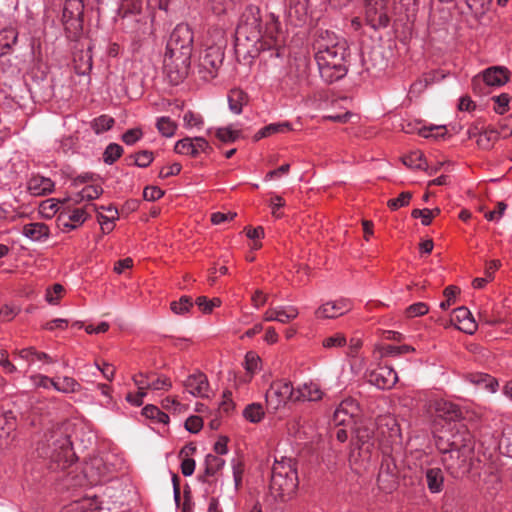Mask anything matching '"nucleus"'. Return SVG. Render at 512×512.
<instances>
[{"mask_svg": "<svg viewBox=\"0 0 512 512\" xmlns=\"http://www.w3.org/2000/svg\"><path fill=\"white\" fill-rule=\"evenodd\" d=\"M287 35L278 18L270 13L263 18L260 9L248 6L240 17L235 33V52L239 59L262 57L267 72L284 67L287 59Z\"/></svg>", "mask_w": 512, "mask_h": 512, "instance_id": "1", "label": "nucleus"}, {"mask_svg": "<svg viewBox=\"0 0 512 512\" xmlns=\"http://www.w3.org/2000/svg\"><path fill=\"white\" fill-rule=\"evenodd\" d=\"M474 446L473 436L463 426L458 428L450 441L442 438L438 440L437 448L442 453L441 462L452 477H462L471 470Z\"/></svg>", "mask_w": 512, "mask_h": 512, "instance_id": "2", "label": "nucleus"}, {"mask_svg": "<svg viewBox=\"0 0 512 512\" xmlns=\"http://www.w3.org/2000/svg\"><path fill=\"white\" fill-rule=\"evenodd\" d=\"M67 431V425H56L45 432L37 445V456L49 460L51 469H66L74 461L75 454Z\"/></svg>", "mask_w": 512, "mask_h": 512, "instance_id": "3", "label": "nucleus"}, {"mask_svg": "<svg viewBox=\"0 0 512 512\" xmlns=\"http://www.w3.org/2000/svg\"><path fill=\"white\" fill-rule=\"evenodd\" d=\"M297 486L298 477L292 460L276 461L272 468L270 497L275 501L286 502L292 498Z\"/></svg>", "mask_w": 512, "mask_h": 512, "instance_id": "4", "label": "nucleus"}, {"mask_svg": "<svg viewBox=\"0 0 512 512\" xmlns=\"http://www.w3.org/2000/svg\"><path fill=\"white\" fill-rule=\"evenodd\" d=\"M347 56L348 47L342 48V46L336 50L315 55L320 77L329 84L342 79L348 71Z\"/></svg>", "mask_w": 512, "mask_h": 512, "instance_id": "5", "label": "nucleus"}, {"mask_svg": "<svg viewBox=\"0 0 512 512\" xmlns=\"http://www.w3.org/2000/svg\"><path fill=\"white\" fill-rule=\"evenodd\" d=\"M365 18L374 29L386 27L393 12L391 0H364Z\"/></svg>", "mask_w": 512, "mask_h": 512, "instance_id": "6", "label": "nucleus"}, {"mask_svg": "<svg viewBox=\"0 0 512 512\" xmlns=\"http://www.w3.org/2000/svg\"><path fill=\"white\" fill-rule=\"evenodd\" d=\"M84 4L82 0H66L62 22L69 38H76L83 29Z\"/></svg>", "mask_w": 512, "mask_h": 512, "instance_id": "7", "label": "nucleus"}, {"mask_svg": "<svg viewBox=\"0 0 512 512\" xmlns=\"http://www.w3.org/2000/svg\"><path fill=\"white\" fill-rule=\"evenodd\" d=\"M224 53L220 45L207 47L199 57L197 72L201 79L209 81L216 77L217 71L222 64Z\"/></svg>", "mask_w": 512, "mask_h": 512, "instance_id": "8", "label": "nucleus"}, {"mask_svg": "<svg viewBox=\"0 0 512 512\" xmlns=\"http://www.w3.org/2000/svg\"><path fill=\"white\" fill-rule=\"evenodd\" d=\"M193 32L189 25L178 24L172 31L167 43L166 52L172 55L191 56Z\"/></svg>", "mask_w": 512, "mask_h": 512, "instance_id": "9", "label": "nucleus"}, {"mask_svg": "<svg viewBox=\"0 0 512 512\" xmlns=\"http://www.w3.org/2000/svg\"><path fill=\"white\" fill-rule=\"evenodd\" d=\"M190 58L191 56L165 53L164 71L172 84L177 85L187 77L190 68Z\"/></svg>", "mask_w": 512, "mask_h": 512, "instance_id": "10", "label": "nucleus"}, {"mask_svg": "<svg viewBox=\"0 0 512 512\" xmlns=\"http://www.w3.org/2000/svg\"><path fill=\"white\" fill-rule=\"evenodd\" d=\"M265 397L268 409L276 411L285 405L288 400L293 401L295 390L290 382L276 381L271 384Z\"/></svg>", "mask_w": 512, "mask_h": 512, "instance_id": "11", "label": "nucleus"}, {"mask_svg": "<svg viewBox=\"0 0 512 512\" xmlns=\"http://www.w3.org/2000/svg\"><path fill=\"white\" fill-rule=\"evenodd\" d=\"M306 61L294 60L289 63L288 70L279 77V87L285 92L294 93L306 78Z\"/></svg>", "mask_w": 512, "mask_h": 512, "instance_id": "12", "label": "nucleus"}, {"mask_svg": "<svg viewBox=\"0 0 512 512\" xmlns=\"http://www.w3.org/2000/svg\"><path fill=\"white\" fill-rule=\"evenodd\" d=\"M509 71L500 66H493L486 69L482 76H475L472 80L473 90L475 92H482V86L484 87H492V86H502L509 79Z\"/></svg>", "mask_w": 512, "mask_h": 512, "instance_id": "13", "label": "nucleus"}, {"mask_svg": "<svg viewBox=\"0 0 512 512\" xmlns=\"http://www.w3.org/2000/svg\"><path fill=\"white\" fill-rule=\"evenodd\" d=\"M346 48L347 43L344 39L337 36L334 32L319 28L314 33L313 51L314 56L325 52L336 50V47Z\"/></svg>", "mask_w": 512, "mask_h": 512, "instance_id": "14", "label": "nucleus"}, {"mask_svg": "<svg viewBox=\"0 0 512 512\" xmlns=\"http://www.w3.org/2000/svg\"><path fill=\"white\" fill-rule=\"evenodd\" d=\"M16 427V417L12 411L0 414V449L7 448L12 443Z\"/></svg>", "mask_w": 512, "mask_h": 512, "instance_id": "15", "label": "nucleus"}, {"mask_svg": "<svg viewBox=\"0 0 512 512\" xmlns=\"http://www.w3.org/2000/svg\"><path fill=\"white\" fill-rule=\"evenodd\" d=\"M349 310V301L341 299L324 303L316 310L315 315L320 319H333L345 314Z\"/></svg>", "mask_w": 512, "mask_h": 512, "instance_id": "16", "label": "nucleus"}, {"mask_svg": "<svg viewBox=\"0 0 512 512\" xmlns=\"http://www.w3.org/2000/svg\"><path fill=\"white\" fill-rule=\"evenodd\" d=\"M398 380L397 373L389 367H381L369 375L368 381L380 389L393 387Z\"/></svg>", "mask_w": 512, "mask_h": 512, "instance_id": "17", "label": "nucleus"}, {"mask_svg": "<svg viewBox=\"0 0 512 512\" xmlns=\"http://www.w3.org/2000/svg\"><path fill=\"white\" fill-rule=\"evenodd\" d=\"M183 385L186 391L194 396H207L209 382L206 375L201 372L189 375Z\"/></svg>", "mask_w": 512, "mask_h": 512, "instance_id": "18", "label": "nucleus"}, {"mask_svg": "<svg viewBox=\"0 0 512 512\" xmlns=\"http://www.w3.org/2000/svg\"><path fill=\"white\" fill-rule=\"evenodd\" d=\"M452 321L457 322L458 329L473 334L477 329V324L473 315L466 307H459L453 311Z\"/></svg>", "mask_w": 512, "mask_h": 512, "instance_id": "19", "label": "nucleus"}, {"mask_svg": "<svg viewBox=\"0 0 512 512\" xmlns=\"http://www.w3.org/2000/svg\"><path fill=\"white\" fill-rule=\"evenodd\" d=\"M358 407L353 400L343 401L335 410L333 421L336 425H345L357 414Z\"/></svg>", "mask_w": 512, "mask_h": 512, "instance_id": "20", "label": "nucleus"}, {"mask_svg": "<svg viewBox=\"0 0 512 512\" xmlns=\"http://www.w3.org/2000/svg\"><path fill=\"white\" fill-rule=\"evenodd\" d=\"M434 409L439 417L449 421H454L462 417V411L458 405L446 400L435 401Z\"/></svg>", "mask_w": 512, "mask_h": 512, "instance_id": "21", "label": "nucleus"}, {"mask_svg": "<svg viewBox=\"0 0 512 512\" xmlns=\"http://www.w3.org/2000/svg\"><path fill=\"white\" fill-rule=\"evenodd\" d=\"M425 481L431 493H439L443 490L444 474L438 467H428L425 470Z\"/></svg>", "mask_w": 512, "mask_h": 512, "instance_id": "22", "label": "nucleus"}, {"mask_svg": "<svg viewBox=\"0 0 512 512\" xmlns=\"http://www.w3.org/2000/svg\"><path fill=\"white\" fill-rule=\"evenodd\" d=\"M306 16V0H290V7L287 11L288 21L298 26L305 22Z\"/></svg>", "mask_w": 512, "mask_h": 512, "instance_id": "23", "label": "nucleus"}, {"mask_svg": "<svg viewBox=\"0 0 512 512\" xmlns=\"http://www.w3.org/2000/svg\"><path fill=\"white\" fill-rule=\"evenodd\" d=\"M22 233L33 241H45L48 239L49 227L41 222L29 223L23 226Z\"/></svg>", "mask_w": 512, "mask_h": 512, "instance_id": "24", "label": "nucleus"}, {"mask_svg": "<svg viewBox=\"0 0 512 512\" xmlns=\"http://www.w3.org/2000/svg\"><path fill=\"white\" fill-rule=\"evenodd\" d=\"M323 393L319 386L314 383L304 384L295 390L293 401H318L322 398Z\"/></svg>", "mask_w": 512, "mask_h": 512, "instance_id": "25", "label": "nucleus"}, {"mask_svg": "<svg viewBox=\"0 0 512 512\" xmlns=\"http://www.w3.org/2000/svg\"><path fill=\"white\" fill-rule=\"evenodd\" d=\"M53 182L49 178L34 176L28 182V190L32 195H46L52 191Z\"/></svg>", "mask_w": 512, "mask_h": 512, "instance_id": "26", "label": "nucleus"}, {"mask_svg": "<svg viewBox=\"0 0 512 512\" xmlns=\"http://www.w3.org/2000/svg\"><path fill=\"white\" fill-rule=\"evenodd\" d=\"M469 137L472 138L477 136V145L482 149H489L492 147L493 142H495L500 135L499 130H485L482 133H477L476 129L469 130Z\"/></svg>", "mask_w": 512, "mask_h": 512, "instance_id": "27", "label": "nucleus"}, {"mask_svg": "<svg viewBox=\"0 0 512 512\" xmlns=\"http://www.w3.org/2000/svg\"><path fill=\"white\" fill-rule=\"evenodd\" d=\"M99 506L95 499H82L64 507L60 512H98Z\"/></svg>", "mask_w": 512, "mask_h": 512, "instance_id": "28", "label": "nucleus"}, {"mask_svg": "<svg viewBox=\"0 0 512 512\" xmlns=\"http://www.w3.org/2000/svg\"><path fill=\"white\" fill-rule=\"evenodd\" d=\"M75 62V71L79 75H86L92 69V56L90 54V49L87 51H81L76 54L74 57Z\"/></svg>", "mask_w": 512, "mask_h": 512, "instance_id": "29", "label": "nucleus"}, {"mask_svg": "<svg viewBox=\"0 0 512 512\" xmlns=\"http://www.w3.org/2000/svg\"><path fill=\"white\" fill-rule=\"evenodd\" d=\"M471 382L481 389H485L489 392H495L498 387V382L495 378L488 374L478 373L471 375Z\"/></svg>", "mask_w": 512, "mask_h": 512, "instance_id": "30", "label": "nucleus"}, {"mask_svg": "<svg viewBox=\"0 0 512 512\" xmlns=\"http://www.w3.org/2000/svg\"><path fill=\"white\" fill-rule=\"evenodd\" d=\"M228 101L230 110L235 114H240L243 105L248 101V96L242 90L235 89L230 92Z\"/></svg>", "mask_w": 512, "mask_h": 512, "instance_id": "31", "label": "nucleus"}, {"mask_svg": "<svg viewBox=\"0 0 512 512\" xmlns=\"http://www.w3.org/2000/svg\"><path fill=\"white\" fill-rule=\"evenodd\" d=\"M204 464H205V475H204L205 478H203V481H207V479H206L207 477H212V476L216 475V473L223 468L225 461L217 455L208 454L205 457Z\"/></svg>", "mask_w": 512, "mask_h": 512, "instance_id": "32", "label": "nucleus"}, {"mask_svg": "<svg viewBox=\"0 0 512 512\" xmlns=\"http://www.w3.org/2000/svg\"><path fill=\"white\" fill-rule=\"evenodd\" d=\"M101 210L109 211V215L103 214L101 211H98V220L101 224L103 230H107L110 232L113 229V222L118 218V210L112 205L107 207L101 206Z\"/></svg>", "mask_w": 512, "mask_h": 512, "instance_id": "33", "label": "nucleus"}, {"mask_svg": "<svg viewBox=\"0 0 512 512\" xmlns=\"http://www.w3.org/2000/svg\"><path fill=\"white\" fill-rule=\"evenodd\" d=\"M102 192L103 189L98 185L86 186L74 197H71L69 201L73 202V204H77L82 200H93L98 198Z\"/></svg>", "mask_w": 512, "mask_h": 512, "instance_id": "34", "label": "nucleus"}, {"mask_svg": "<svg viewBox=\"0 0 512 512\" xmlns=\"http://www.w3.org/2000/svg\"><path fill=\"white\" fill-rule=\"evenodd\" d=\"M149 378V389L150 390H164L168 391L172 387L170 378L164 375H158L154 372H150Z\"/></svg>", "mask_w": 512, "mask_h": 512, "instance_id": "35", "label": "nucleus"}, {"mask_svg": "<svg viewBox=\"0 0 512 512\" xmlns=\"http://www.w3.org/2000/svg\"><path fill=\"white\" fill-rule=\"evenodd\" d=\"M374 437V431L368 427H359L356 430V445L360 450L369 451L370 440Z\"/></svg>", "mask_w": 512, "mask_h": 512, "instance_id": "36", "label": "nucleus"}, {"mask_svg": "<svg viewBox=\"0 0 512 512\" xmlns=\"http://www.w3.org/2000/svg\"><path fill=\"white\" fill-rule=\"evenodd\" d=\"M243 416L252 423H258L264 417L263 406L260 403L249 404L244 409Z\"/></svg>", "mask_w": 512, "mask_h": 512, "instance_id": "37", "label": "nucleus"}, {"mask_svg": "<svg viewBox=\"0 0 512 512\" xmlns=\"http://www.w3.org/2000/svg\"><path fill=\"white\" fill-rule=\"evenodd\" d=\"M142 11L141 0H124L123 4L119 8V14L123 18H128L132 15H138Z\"/></svg>", "mask_w": 512, "mask_h": 512, "instance_id": "38", "label": "nucleus"}, {"mask_svg": "<svg viewBox=\"0 0 512 512\" xmlns=\"http://www.w3.org/2000/svg\"><path fill=\"white\" fill-rule=\"evenodd\" d=\"M156 127L165 137H172L177 129V124L170 117L162 116L157 119Z\"/></svg>", "mask_w": 512, "mask_h": 512, "instance_id": "39", "label": "nucleus"}, {"mask_svg": "<svg viewBox=\"0 0 512 512\" xmlns=\"http://www.w3.org/2000/svg\"><path fill=\"white\" fill-rule=\"evenodd\" d=\"M193 308L192 298L189 296H182L178 301L170 303V309L177 315H184Z\"/></svg>", "mask_w": 512, "mask_h": 512, "instance_id": "40", "label": "nucleus"}, {"mask_svg": "<svg viewBox=\"0 0 512 512\" xmlns=\"http://www.w3.org/2000/svg\"><path fill=\"white\" fill-rule=\"evenodd\" d=\"M499 447L504 448L505 453L512 457V423L503 427Z\"/></svg>", "mask_w": 512, "mask_h": 512, "instance_id": "41", "label": "nucleus"}, {"mask_svg": "<svg viewBox=\"0 0 512 512\" xmlns=\"http://www.w3.org/2000/svg\"><path fill=\"white\" fill-rule=\"evenodd\" d=\"M404 165L413 169H425L423 154L419 151L411 152L402 158Z\"/></svg>", "mask_w": 512, "mask_h": 512, "instance_id": "42", "label": "nucleus"}, {"mask_svg": "<svg viewBox=\"0 0 512 512\" xmlns=\"http://www.w3.org/2000/svg\"><path fill=\"white\" fill-rule=\"evenodd\" d=\"M72 222L71 228H77L82 225L87 219L88 213L83 208H76L72 211L63 213Z\"/></svg>", "mask_w": 512, "mask_h": 512, "instance_id": "43", "label": "nucleus"}, {"mask_svg": "<svg viewBox=\"0 0 512 512\" xmlns=\"http://www.w3.org/2000/svg\"><path fill=\"white\" fill-rule=\"evenodd\" d=\"M298 314V308L295 306H279L277 322L287 324L297 318Z\"/></svg>", "mask_w": 512, "mask_h": 512, "instance_id": "44", "label": "nucleus"}, {"mask_svg": "<svg viewBox=\"0 0 512 512\" xmlns=\"http://www.w3.org/2000/svg\"><path fill=\"white\" fill-rule=\"evenodd\" d=\"M143 415L147 418L157 419L158 422L163 424H166L169 421V416L154 405H146L143 408Z\"/></svg>", "mask_w": 512, "mask_h": 512, "instance_id": "45", "label": "nucleus"}, {"mask_svg": "<svg viewBox=\"0 0 512 512\" xmlns=\"http://www.w3.org/2000/svg\"><path fill=\"white\" fill-rule=\"evenodd\" d=\"M122 152L123 149L120 145L116 143L109 144L103 154L104 162L107 164L114 163L122 155Z\"/></svg>", "mask_w": 512, "mask_h": 512, "instance_id": "46", "label": "nucleus"}, {"mask_svg": "<svg viewBox=\"0 0 512 512\" xmlns=\"http://www.w3.org/2000/svg\"><path fill=\"white\" fill-rule=\"evenodd\" d=\"M215 136L224 143H232L236 141L239 137L238 130H232L229 127L227 128H217L215 131Z\"/></svg>", "mask_w": 512, "mask_h": 512, "instance_id": "47", "label": "nucleus"}, {"mask_svg": "<svg viewBox=\"0 0 512 512\" xmlns=\"http://www.w3.org/2000/svg\"><path fill=\"white\" fill-rule=\"evenodd\" d=\"M114 124V119L107 115H102L93 121V129L97 134L109 130Z\"/></svg>", "mask_w": 512, "mask_h": 512, "instance_id": "48", "label": "nucleus"}, {"mask_svg": "<svg viewBox=\"0 0 512 512\" xmlns=\"http://www.w3.org/2000/svg\"><path fill=\"white\" fill-rule=\"evenodd\" d=\"M174 150L178 154L194 157L192 138L186 137L176 142Z\"/></svg>", "mask_w": 512, "mask_h": 512, "instance_id": "49", "label": "nucleus"}, {"mask_svg": "<svg viewBox=\"0 0 512 512\" xmlns=\"http://www.w3.org/2000/svg\"><path fill=\"white\" fill-rule=\"evenodd\" d=\"M322 345L326 349L342 347L346 345V338L343 334L337 333L325 338Z\"/></svg>", "mask_w": 512, "mask_h": 512, "instance_id": "50", "label": "nucleus"}, {"mask_svg": "<svg viewBox=\"0 0 512 512\" xmlns=\"http://www.w3.org/2000/svg\"><path fill=\"white\" fill-rule=\"evenodd\" d=\"M233 4V0H209L208 7L215 14L225 13Z\"/></svg>", "mask_w": 512, "mask_h": 512, "instance_id": "51", "label": "nucleus"}, {"mask_svg": "<svg viewBox=\"0 0 512 512\" xmlns=\"http://www.w3.org/2000/svg\"><path fill=\"white\" fill-rule=\"evenodd\" d=\"M64 293V287L61 284H54L46 291V300L48 303L55 305Z\"/></svg>", "mask_w": 512, "mask_h": 512, "instance_id": "52", "label": "nucleus"}, {"mask_svg": "<svg viewBox=\"0 0 512 512\" xmlns=\"http://www.w3.org/2000/svg\"><path fill=\"white\" fill-rule=\"evenodd\" d=\"M411 198L412 194L410 192H402L397 198L390 199L387 205L391 210H397L408 205Z\"/></svg>", "mask_w": 512, "mask_h": 512, "instance_id": "53", "label": "nucleus"}, {"mask_svg": "<svg viewBox=\"0 0 512 512\" xmlns=\"http://www.w3.org/2000/svg\"><path fill=\"white\" fill-rule=\"evenodd\" d=\"M134 164L139 167H147L153 161V153L147 150L140 151L132 156Z\"/></svg>", "mask_w": 512, "mask_h": 512, "instance_id": "54", "label": "nucleus"}, {"mask_svg": "<svg viewBox=\"0 0 512 512\" xmlns=\"http://www.w3.org/2000/svg\"><path fill=\"white\" fill-rule=\"evenodd\" d=\"M429 311L428 305L424 302H418L410 305L406 309V314L408 317L413 318L417 316L425 315Z\"/></svg>", "mask_w": 512, "mask_h": 512, "instance_id": "55", "label": "nucleus"}, {"mask_svg": "<svg viewBox=\"0 0 512 512\" xmlns=\"http://www.w3.org/2000/svg\"><path fill=\"white\" fill-rule=\"evenodd\" d=\"M80 384L72 377L65 376L61 379L60 392L72 393L80 390Z\"/></svg>", "mask_w": 512, "mask_h": 512, "instance_id": "56", "label": "nucleus"}, {"mask_svg": "<svg viewBox=\"0 0 512 512\" xmlns=\"http://www.w3.org/2000/svg\"><path fill=\"white\" fill-rule=\"evenodd\" d=\"M419 135L422 137L428 138L431 136L438 137V136H444L446 133V129L444 126H430V127H421L418 130Z\"/></svg>", "mask_w": 512, "mask_h": 512, "instance_id": "57", "label": "nucleus"}, {"mask_svg": "<svg viewBox=\"0 0 512 512\" xmlns=\"http://www.w3.org/2000/svg\"><path fill=\"white\" fill-rule=\"evenodd\" d=\"M411 216L413 218H421V222L423 225L428 226L430 225L432 219H433V211H430V209H414L411 213Z\"/></svg>", "mask_w": 512, "mask_h": 512, "instance_id": "58", "label": "nucleus"}, {"mask_svg": "<svg viewBox=\"0 0 512 512\" xmlns=\"http://www.w3.org/2000/svg\"><path fill=\"white\" fill-rule=\"evenodd\" d=\"M194 157H197L201 152L207 153L211 150L209 143L202 137L192 138Z\"/></svg>", "mask_w": 512, "mask_h": 512, "instance_id": "59", "label": "nucleus"}, {"mask_svg": "<svg viewBox=\"0 0 512 512\" xmlns=\"http://www.w3.org/2000/svg\"><path fill=\"white\" fill-rule=\"evenodd\" d=\"M164 195V191L156 186H147L143 191V197L147 201H156Z\"/></svg>", "mask_w": 512, "mask_h": 512, "instance_id": "60", "label": "nucleus"}, {"mask_svg": "<svg viewBox=\"0 0 512 512\" xmlns=\"http://www.w3.org/2000/svg\"><path fill=\"white\" fill-rule=\"evenodd\" d=\"M268 137L277 134V133H285L291 130L290 124L288 122L283 123H271L265 126Z\"/></svg>", "mask_w": 512, "mask_h": 512, "instance_id": "61", "label": "nucleus"}, {"mask_svg": "<svg viewBox=\"0 0 512 512\" xmlns=\"http://www.w3.org/2000/svg\"><path fill=\"white\" fill-rule=\"evenodd\" d=\"M203 426V420L199 416H190L185 421V428L191 433H197Z\"/></svg>", "mask_w": 512, "mask_h": 512, "instance_id": "62", "label": "nucleus"}, {"mask_svg": "<svg viewBox=\"0 0 512 512\" xmlns=\"http://www.w3.org/2000/svg\"><path fill=\"white\" fill-rule=\"evenodd\" d=\"M260 358L253 352H248L245 357V367L250 373H255L258 369Z\"/></svg>", "mask_w": 512, "mask_h": 512, "instance_id": "63", "label": "nucleus"}, {"mask_svg": "<svg viewBox=\"0 0 512 512\" xmlns=\"http://www.w3.org/2000/svg\"><path fill=\"white\" fill-rule=\"evenodd\" d=\"M499 133L503 138L512 136V115L504 118L499 123Z\"/></svg>", "mask_w": 512, "mask_h": 512, "instance_id": "64", "label": "nucleus"}]
</instances>
